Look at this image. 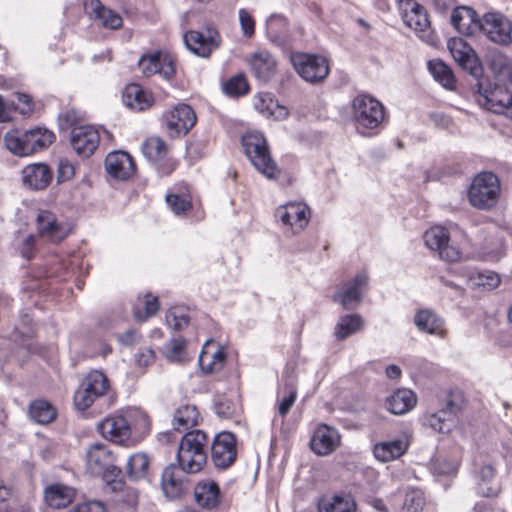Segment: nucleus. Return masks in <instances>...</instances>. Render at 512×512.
Instances as JSON below:
<instances>
[{"label": "nucleus", "instance_id": "f257e3e1", "mask_svg": "<svg viewBox=\"0 0 512 512\" xmlns=\"http://www.w3.org/2000/svg\"><path fill=\"white\" fill-rule=\"evenodd\" d=\"M97 428L106 440L129 446L149 434L151 422L143 410L129 408L107 416L98 423Z\"/></svg>", "mask_w": 512, "mask_h": 512}, {"label": "nucleus", "instance_id": "f03ea898", "mask_svg": "<svg viewBox=\"0 0 512 512\" xmlns=\"http://www.w3.org/2000/svg\"><path fill=\"white\" fill-rule=\"evenodd\" d=\"M486 61L493 74L495 86L489 90L479 83L478 91L484 97L489 110L512 120V95L507 90V86L512 83V61L496 49L487 54Z\"/></svg>", "mask_w": 512, "mask_h": 512}, {"label": "nucleus", "instance_id": "7ed1b4c3", "mask_svg": "<svg viewBox=\"0 0 512 512\" xmlns=\"http://www.w3.org/2000/svg\"><path fill=\"white\" fill-rule=\"evenodd\" d=\"M208 436L202 430H192L181 438L177 463L181 471L197 473L203 469L207 462Z\"/></svg>", "mask_w": 512, "mask_h": 512}, {"label": "nucleus", "instance_id": "20e7f679", "mask_svg": "<svg viewBox=\"0 0 512 512\" xmlns=\"http://www.w3.org/2000/svg\"><path fill=\"white\" fill-rule=\"evenodd\" d=\"M114 462V455L105 444L95 443L87 449V471L94 476H100L103 481L112 485L113 490H116L120 488L121 482L116 481L120 474V469Z\"/></svg>", "mask_w": 512, "mask_h": 512}, {"label": "nucleus", "instance_id": "39448f33", "mask_svg": "<svg viewBox=\"0 0 512 512\" xmlns=\"http://www.w3.org/2000/svg\"><path fill=\"white\" fill-rule=\"evenodd\" d=\"M244 152L257 171L268 179H275L280 171L271 158L267 141L259 132H250L242 137Z\"/></svg>", "mask_w": 512, "mask_h": 512}, {"label": "nucleus", "instance_id": "423d86ee", "mask_svg": "<svg viewBox=\"0 0 512 512\" xmlns=\"http://www.w3.org/2000/svg\"><path fill=\"white\" fill-rule=\"evenodd\" d=\"M500 181L492 172L477 174L468 190V199L473 207L478 209H490L493 207L500 195Z\"/></svg>", "mask_w": 512, "mask_h": 512}, {"label": "nucleus", "instance_id": "0eeeda50", "mask_svg": "<svg viewBox=\"0 0 512 512\" xmlns=\"http://www.w3.org/2000/svg\"><path fill=\"white\" fill-rule=\"evenodd\" d=\"M109 390L110 383L107 376L99 370H93L86 375L75 391L74 406L79 411H85L95 401L104 397Z\"/></svg>", "mask_w": 512, "mask_h": 512}, {"label": "nucleus", "instance_id": "6e6552de", "mask_svg": "<svg viewBox=\"0 0 512 512\" xmlns=\"http://www.w3.org/2000/svg\"><path fill=\"white\" fill-rule=\"evenodd\" d=\"M352 115L358 128L375 129L384 120V106L377 99L366 95H357L352 101Z\"/></svg>", "mask_w": 512, "mask_h": 512}, {"label": "nucleus", "instance_id": "1a4fd4ad", "mask_svg": "<svg viewBox=\"0 0 512 512\" xmlns=\"http://www.w3.org/2000/svg\"><path fill=\"white\" fill-rule=\"evenodd\" d=\"M291 62L299 76L309 83L323 81L329 73V64L325 57L309 53H292Z\"/></svg>", "mask_w": 512, "mask_h": 512}, {"label": "nucleus", "instance_id": "9d476101", "mask_svg": "<svg viewBox=\"0 0 512 512\" xmlns=\"http://www.w3.org/2000/svg\"><path fill=\"white\" fill-rule=\"evenodd\" d=\"M478 33H482L495 44L508 45L512 41V24L504 15L488 12L480 19Z\"/></svg>", "mask_w": 512, "mask_h": 512}, {"label": "nucleus", "instance_id": "9b49d317", "mask_svg": "<svg viewBox=\"0 0 512 512\" xmlns=\"http://www.w3.org/2000/svg\"><path fill=\"white\" fill-rule=\"evenodd\" d=\"M426 246L436 251L439 257L447 262H457L462 259L461 250L450 243L448 231L444 227L435 226L428 229L424 235Z\"/></svg>", "mask_w": 512, "mask_h": 512}, {"label": "nucleus", "instance_id": "f8f14e48", "mask_svg": "<svg viewBox=\"0 0 512 512\" xmlns=\"http://www.w3.org/2000/svg\"><path fill=\"white\" fill-rule=\"evenodd\" d=\"M237 458V442L234 434L228 431L218 433L211 445V460L217 469L225 470Z\"/></svg>", "mask_w": 512, "mask_h": 512}, {"label": "nucleus", "instance_id": "ddd939ff", "mask_svg": "<svg viewBox=\"0 0 512 512\" xmlns=\"http://www.w3.org/2000/svg\"><path fill=\"white\" fill-rule=\"evenodd\" d=\"M275 215L292 234H298L307 227L311 213L305 203L289 202L278 207Z\"/></svg>", "mask_w": 512, "mask_h": 512}, {"label": "nucleus", "instance_id": "4468645a", "mask_svg": "<svg viewBox=\"0 0 512 512\" xmlns=\"http://www.w3.org/2000/svg\"><path fill=\"white\" fill-rule=\"evenodd\" d=\"M369 277L366 271L357 273L345 282L334 294V302L340 303L345 309H353L362 302V294L366 290Z\"/></svg>", "mask_w": 512, "mask_h": 512}, {"label": "nucleus", "instance_id": "2eb2a0df", "mask_svg": "<svg viewBox=\"0 0 512 512\" xmlns=\"http://www.w3.org/2000/svg\"><path fill=\"white\" fill-rule=\"evenodd\" d=\"M183 38L186 47L200 57H208L221 43L220 34L211 27L207 28L204 32L188 31L184 34Z\"/></svg>", "mask_w": 512, "mask_h": 512}, {"label": "nucleus", "instance_id": "dca6fc26", "mask_svg": "<svg viewBox=\"0 0 512 512\" xmlns=\"http://www.w3.org/2000/svg\"><path fill=\"white\" fill-rule=\"evenodd\" d=\"M170 135L187 134L196 123V114L187 104H178L163 114Z\"/></svg>", "mask_w": 512, "mask_h": 512}, {"label": "nucleus", "instance_id": "f3484780", "mask_svg": "<svg viewBox=\"0 0 512 512\" xmlns=\"http://www.w3.org/2000/svg\"><path fill=\"white\" fill-rule=\"evenodd\" d=\"M247 63L253 76L260 83H268L277 73V59L266 49H259L251 53L247 58Z\"/></svg>", "mask_w": 512, "mask_h": 512}, {"label": "nucleus", "instance_id": "a211bd4d", "mask_svg": "<svg viewBox=\"0 0 512 512\" xmlns=\"http://www.w3.org/2000/svg\"><path fill=\"white\" fill-rule=\"evenodd\" d=\"M35 222L39 237L50 242H61L69 235L67 226L60 222L57 216L49 210H40Z\"/></svg>", "mask_w": 512, "mask_h": 512}, {"label": "nucleus", "instance_id": "6ab92c4d", "mask_svg": "<svg viewBox=\"0 0 512 512\" xmlns=\"http://www.w3.org/2000/svg\"><path fill=\"white\" fill-rule=\"evenodd\" d=\"M448 49L454 60L472 76L479 77L482 67L475 51L461 38H452L448 41Z\"/></svg>", "mask_w": 512, "mask_h": 512}, {"label": "nucleus", "instance_id": "aec40b11", "mask_svg": "<svg viewBox=\"0 0 512 512\" xmlns=\"http://www.w3.org/2000/svg\"><path fill=\"white\" fill-rule=\"evenodd\" d=\"M99 141L98 130L92 126H79L71 131V146L80 156L89 157L97 149Z\"/></svg>", "mask_w": 512, "mask_h": 512}, {"label": "nucleus", "instance_id": "412c9836", "mask_svg": "<svg viewBox=\"0 0 512 512\" xmlns=\"http://www.w3.org/2000/svg\"><path fill=\"white\" fill-rule=\"evenodd\" d=\"M138 66L145 76L160 74L165 79H171L175 74L172 58L160 52L142 56L138 61Z\"/></svg>", "mask_w": 512, "mask_h": 512}, {"label": "nucleus", "instance_id": "4be33fe9", "mask_svg": "<svg viewBox=\"0 0 512 512\" xmlns=\"http://www.w3.org/2000/svg\"><path fill=\"white\" fill-rule=\"evenodd\" d=\"M104 164L107 174L117 180H126L135 172L133 158L123 151L110 152Z\"/></svg>", "mask_w": 512, "mask_h": 512}, {"label": "nucleus", "instance_id": "5701e85b", "mask_svg": "<svg viewBox=\"0 0 512 512\" xmlns=\"http://www.w3.org/2000/svg\"><path fill=\"white\" fill-rule=\"evenodd\" d=\"M340 444L338 431L327 425L318 426L311 438V449L320 456L332 453Z\"/></svg>", "mask_w": 512, "mask_h": 512}, {"label": "nucleus", "instance_id": "b1692460", "mask_svg": "<svg viewBox=\"0 0 512 512\" xmlns=\"http://www.w3.org/2000/svg\"><path fill=\"white\" fill-rule=\"evenodd\" d=\"M480 19L476 11L467 6L454 8L450 17L451 24L460 33L472 36L479 32Z\"/></svg>", "mask_w": 512, "mask_h": 512}, {"label": "nucleus", "instance_id": "393cba45", "mask_svg": "<svg viewBox=\"0 0 512 512\" xmlns=\"http://www.w3.org/2000/svg\"><path fill=\"white\" fill-rule=\"evenodd\" d=\"M52 178L51 169L44 163L29 164L22 170L23 184L33 190L45 189L52 181Z\"/></svg>", "mask_w": 512, "mask_h": 512}, {"label": "nucleus", "instance_id": "a878e982", "mask_svg": "<svg viewBox=\"0 0 512 512\" xmlns=\"http://www.w3.org/2000/svg\"><path fill=\"white\" fill-rule=\"evenodd\" d=\"M414 324L419 331L445 338V320L430 309H421L414 316Z\"/></svg>", "mask_w": 512, "mask_h": 512}, {"label": "nucleus", "instance_id": "bb28decb", "mask_svg": "<svg viewBox=\"0 0 512 512\" xmlns=\"http://www.w3.org/2000/svg\"><path fill=\"white\" fill-rule=\"evenodd\" d=\"M122 100L128 108L134 111H144L149 109L154 103L152 94L139 84L134 83L125 87Z\"/></svg>", "mask_w": 512, "mask_h": 512}, {"label": "nucleus", "instance_id": "cd10ccee", "mask_svg": "<svg viewBox=\"0 0 512 512\" xmlns=\"http://www.w3.org/2000/svg\"><path fill=\"white\" fill-rule=\"evenodd\" d=\"M417 403L416 394L407 388H401L391 393L385 401L387 410L395 415H403L414 408Z\"/></svg>", "mask_w": 512, "mask_h": 512}, {"label": "nucleus", "instance_id": "c85d7f7f", "mask_svg": "<svg viewBox=\"0 0 512 512\" xmlns=\"http://www.w3.org/2000/svg\"><path fill=\"white\" fill-rule=\"evenodd\" d=\"M161 487L164 495L171 500L179 498L185 492L186 483L175 465L172 464L163 470Z\"/></svg>", "mask_w": 512, "mask_h": 512}, {"label": "nucleus", "instance_id": "c756f323", "mask_svg": "<svg viewBox=\"0 0 512 512\" xmlns=\"http://www.w3.org/2000/svg\"><path fill=\"white\" fill-rule=\"evenodd\" d=\"M408 446V441L403 438L382 441L374 445L373 455L380 462H390L405 454Z\"/></svg>", "mask_w": 512, "mask_h": 512}, {"label": "nucleus", "instance_id": "7c9ffc66", "mask_svg": "<svg viewBox=\"0 0 512 512\" xmlns=\"http://www.w3.org/2000/svg\"><path fill=\"white\" fill-rule=\"evenodd\" d=\"M75 498V489L61 483L48 486L44 491L46 504L55 509L67 507Z\"/></svg>", "mask_w": 512, "mask_h": 512}, {"label": "nucleus", "instance_id": "2f4dec72", "mask_svg": "<svg viewBox=\"0 0 512 512\" xmlns=\"http://www.w3.org/2000/svg\"><path fill=\"white\" fill-rule=\"evenodd\" d=\"M196 502L207 509L215 508L220 502V489L216 482L206 480L198 482L194 488Z\"/></svg>", "mask_w": 512, "mask_h": 512}, {"label": "nucleus", "instance_id": "473e14b6", "mask_svg": "<svg viewBox=\"0 0 512 512\" xmlns=\"http://www.w3.org/2000/svg\"><path fill=\"white\" fill-rule=\"evenodd\" d=\"M85 7L89 13L102 22L103 27L109 29H118L122 26L121 16L102 5L99 0H86Z\"/></svg>", "mask_w": 512, "mask_h": 512}, {"label": "nucleus", "instance_id": "72a5a7b5", "mask_svg": "<svg viewBox=\"0 0 512 512\" xmlns=\"http://www.w3.org/2000/svg\"><path fill=\"white\" fill-rule=\"evenodd\" d=\"M254 107L266 117L283 120L288 116L286 107L280 105L268 93H258L254 97Z\"/></svg>", "mask_w": 512, "mask_h": 512}, {"label": "nucleus", "instance_id": "f704fd0d", "mask_svg": "<svg viewBox=\"0 0 512 512\" xmlns=\"http://www.w3.org/2000/svg\"><path fill=\"white\" fill-rule=\"evenodd\" d=\"M495 476L496 469L490 463L482 464L475 471L474 479L478 494L485 497H490L496 494V489L493 487Z\"/></svg>", "mask_w": 512, "mask_h": 512}, {"label": "nucleus", "instance_id": "c9c22d12", "mask_svg": "<svg viewBox=\"0 0 512 512\" xmlns=\"http://www.w3.org/2000/svg\"><path fill=\"white\" fill-rule=\"evenodd\" d=\"M319 512H356L354 498L347 494H337L323 498L318 505Z\"/></svg>", "mask_w": 512, "mask_h": 512}, {"label": "nucleus", "instance_id": "e433bc0d", "mask_svg": "<svg viewBox=\"0 0 512 512\" xmlns=\"http://www.w3.org/2000/svg\"><path fill=\"white\" fill-rule=\"evenodd\" d=\"M467 282L472 288L492 290L500 284V277L490 270H469L467 272Z\"/></svg>", "mask_w": 512, "mask_h": 512}, {"label": "nucleus", "instance_id": "4c0bfd02", "mask_svg": "<svg viewBox=\"0 0 512 512\" xmlns=\"http://www.w3.org/2000/svg\"><path fill=\"white\" fill-rule=\"evenodd\" d=\"M209 344L210 341H206L198 359L202 371L208 374L221 370L225 362V353L223 350L218 348L216 351L210 353L206 350Z\"/></svg>", "mask_w": 512, "mask_h": 512}, {"label": "nucleus", "instance_id": "58836bf2", "mask_svg": "<svg viewBox=\"0 0 512 512\" xmlns=\"http://www.w3.org/2000/svg\"><path fill=\"white\" fill-rule=\"evenodd\" d=\"M6 148L17 156H27L31 154V147L27 144L24 130L13 129L6 132L4 136Z\"/></svg>", "mask_w": 512, "mask_h": 512}, {"label": "nucleus", "instance_id": "ea45409f", "mask_svg": "<svg viewBox=\"0 0 512 512\" xmlns=\"http://www.w3.org/2000/svg\"><path fill=\"white\" fill-rule=\"evenodd\" d=\"M363 327V318L358 314L344 315L334 328L337 340H344L350 335L360 331Z\"/></svg>", "mask_w": 512, "mask_h": 512}, {"label": "nucleus", "instance_id": "a19ab883", "mask_svg": "<svg viewBox=\"0 0 512 512\" xmlns=\"http://www.w3.org/2000/svg\"><path fill=\"white\" fill-rule=\"evenodd\" d=\"M199 419L200 414L196 406L185 404L175 411L173 425L177 430L188 429L196 426Z\"/></svg>", "mask_w": 512, "mask_h": 512}, {"label": "nucleus", "instance_id": "79ce46f5", "mask_svg": "<svg viewBox=\"0 0 512 512\" xmlns=\"http://www.w3.org/2000/svg\"><path fill=\"white\" fill-rule=\"evenodd\" d=\"M404 23L416 30V31H423L426 27L429 26V20L427 13L422 5L417 3V7H410L404 9L400 12Z\"/></svg>", "mask_w": 512, "mask_h": 512}, {"label": "nucleus", "instance_id": "37998d69", "mask_svg": "<svg viewBox=\"0 0 512 512\" xmlns=\"http://www.w3.org/2000/svg\"><path fill=\"white\" fill-rule=\"evenodd\" d=\"M27 144L31 147V154L48 147L54 140V133L45 128H34L31 130H24Z\"/></svg>", "mask_w": 512, "mask_h": 512}, {"label": "nucleus", "instance_id": "c03bdc74", "mask_svg": "<svg viewBox=\"0 0 512 512\" xmlns=\"http://www.w3.org/2000/svg\"><path fill=\"white\" fill-rule=\"evenodd\" d=\"M29 415L34 422L45 425L56 418V410L45 400H35L29 406Z\"/></svg>", "mask_w": 512, "mask_h": 512}, {"label": "nucleus", "instance_id": "a18cd8bd", "mask_svg": "<svg viewBox=\"0 0 512 512\" xmlns=\"http://www.w3.org/2000/svg\"><path fill=\"white\" fill-rule=\"evenodd\" d=\"M428 69L433 78L447 89H453L455 78L451 69L441 60L434 59L428 62Z\"/></svg>", "mask_w": 512, "mask_h": 512}, {"label": "nucleus", "instance_id": "49530a36", "mask_svg": "<svg viewBox=\"0 0 512 512\" xmlns=\"http://www.w3.org/2000/svg\"><path fill=\"white\" fill-rule=\"evenodd\" d=\"M159 309L157 297L146 294L143 297H138L133 307L134 317L138 321H145L153 316Z\"/></svg>", "mask_w": 512, "mask_h": 512}, {"label": "nucleus", "instance_id": "de8ad7c7", "mask_svg": "<svg viewBox=\"0 0 512 512\" xmlns=\"http://www.w3.org/2000/svg\"><path fill=\"white\" fill-rule=\"evenodd\" d=\"M425 425L430 427L433 431L438 433H449L457 424L449 415L442 409L435 413L425 416Z\"/></svg>", "mask_w": 512, "mask_h": 512}, {"label": "nucleus", "instance_id": "09e8293b", "mask_svg": "<svg viewBox=\"0 0 512 512\" xmlns=\"http://www.w3.org/2000/svg\"><path fill=\"white\" fill-rule=\"evenodd\" d=\"M168 151V147L160 137H150L142 145L144 156L153 163L162 160Z\"/></svg>", "mask_w": 512, "mask_h": 512}, {"label": "nucleus", "instance_id": "8fccbe9b", "mask_svg": "<svg viewBox=\"0 0 512 512\" xmlns=\"http://www.w3.org/2000/svg\"><path fill=\"white\" fill-rule=\"evenodd\" d=\"M465 404L466 401L464 393L461 390H453L446 396L444 405L441 409L457 423L458 416L464 409Z\"/></svg>", "mask_w": 512, "mask_h": 512}, {"label": "nucleus", "instance_id": "3c124183", "mask_svg": "<svg viewBox=\"0 0 512 512\" xmlns=\"http://www.w3.org/2000/svg\"><path fill=\"white\" fill-rule=\"evenodd\" d=\"M149 467V459L143 453H136L127 461V472L133 479H140L145 476Z\"/></svg>", "mask_w": 512, "mask_h": 512}, {"label": "nucleus", "instance_id": "603ef678", "mask_svg": "<svg viewBox=\"0 0 512 512\" xmlns=\"http://www.w3.org/2000/svg\"><path fill=\"white\" fill-rule=\"evenodd\" d=\"M166 323L174 330H182L189 323L188 309L184 306H174L166 313Z\"/></svg>", "mask_w": 512, "mask_h": 512}, {"label": "nucleus", "instance_id": "864d4df0", "mask_svg": "<svg viewBox=\"0 0 512 512\" xmlns=\"http://www.w3.org/2000/svg\"><path fill=\"white\" fill-rule=\"evenodd\" d=\"M225 94L239 97L249 92V84L244 74H237L228 79L223 85Z\"/></svg>", "mask_w": 512, "mask_h": 512}, {"label": "nucleus", "instance_id": "5fc2aeb1", "mask_svg": "<svg viewBox=\"0 0 512 512\" xmlns=\"http://www.w3.org/2000/svg\"><path fill=\"white\" fill-rule=\"evenodd\" d=\"M186 341L184 338L171 339L165 346L163 353L165 357L171 362H181L185 359L186 355Z\"/></svg>", "mask_w": 512, "mask_h": 512}, {"label": "nucleus", "instance_id": "6e6d98bb", "mask_svg": "<svg viewBox=\"0 0 512 512\" xmlns=\"http://www.w3.org/2000/svg\"><path fill=\"white\" fill-rule=\"evenodd\" d=\"M425 505L423 492L418 489H408L405 494L401 512H421Z\"/></svg>", "mask_w": 512, "mask_h": 512}, {"label": "nucleus", "instance_id": "4d7b16f0", "mask_svg": "<svg viewBox=\"0 0 512 512\" xmlns=\"http://www.w3.org/2000/svg\"><path fill=\"white\" fill-rule=\"evenodd\" d=\"M297 398V390L293 384L287 385L278 405V414L284 418L290 411Z\"/></svg>", "mask_w": 512, "mask_h": 512}, {"label": "nucleus", "instance_id": "13d9d810", "mask_svg": "<svg viewBox=\"0 0 512 512\" xmlns=\"http://www.w3.org/2000/svg\"><path fill=\"white\" fill-rule=\"evenodd\" d=\"M166 202L169 208L176 215L184 214L191 208V202L186 196L169 194L166 196Z\"/></svg>", "mask_w": 512, "mask_h": 512}, {"label": "nucleus", "instance_id": "bf43d9fd", "mask_svg": "<svg viewBox=\"0 0 512 512\" xmlns=\"http://www.w3.org/2000/svg\"><path fill=\"white\" fill-rule=\"evenodd\" d=\"M239 22L242 33L245 37H252L255 32V21L252 15L244 8L238 11Z\"/></svg>", "mask_w": 512, "mask_h": 512}, {"label": "nucleus", "instance_id": "052dcab7", "mask_svg": "<svg viewBox=\"0 0 512 512\" xmlns=\"http://www.w3.org/2000/svg\"><path fill=\"white\" fill-rule=\"evenodd\" d=\"M36 236L28 235L26 236L20 247V254L23 258L30 260L33 257L34 249H35Z\"/></svg>", "mask_w": 512, "mask_h": 512}, {"label": "nucleus", "instance_id": "680f3d73", "mask_svg": "<svg viewBox=\"0 0 512 512\" xmlns=\"http://www.w3.org/2000/svg\"><path fill=\"white\" fill-rule=\"evenodd\" d=\"M155 358L154 352L151 348L145 347L139 350L138 353L135 354V361L138 366L146 367L153 363Z\"/></svg>", "mask_w": 512, "mask_h": 512}, {"label": "nucleus", "instance_id": "e2e57ef3", "mask_svg": "<svg viewBox=\"0 0 512 512\" xmlns=\"http://www.w3.org/2000/svg\"><path fill=\"white\" fill-rule=\"evenodd\" d=\"M71 512H106V509L99 501H88L78 504Z\"/></svg>", "mask_w": 512, "mask_h": 512}, {"label": "nucleus", "instance_id": "0e129e2a", "mask_svg": "<svg viewBox=\"0 0 512 512\" xmlns=\"http://www.w3.org/2000/svg\"><path fill=\"white\" fill-rule=\"evenodd\" d=\"M140 334L135 330L127 331L119 336V341L127 346L133 345L140 340Z\"/></svg>", "mask_w": 512, "mask_h": 512}, {"label": "nucleus", "instance_id": "69168bd1", "mask_svg": "<svg viewBox=\"0 0 512 512\" xmlns=\"http://www.w3.org/2000/svg\"><path fill=\"white\" fill-rule=\"evenodd\" d=\"M74 174L73 166L67 161H61L59 164V179H69Z\"/></svg>", "mask_w": 512, "mask_h": 512}, {"label": "nucleus", "instance_id": "338daca9", "mask_svg": "<svg viewBox=\"0 0 512 512\" xmlns=\"http://www.w3.org/2000/svg\"><path fill=\"white\" fill-rule=\"evenodd\" d=\"M456 0H431L434 9L440 13H444L453 8Z\"/></svg>", "mask_w": 512, "mask_h": 512}, {"label": "nucleus", "instance_id": "774afa93", "mask_svg": "<svg viewBox=\"0 0 512 512\" xmlns=\"http://www.w3.org/2000/svg\"><path fill=\"white\" fill-rule=\"evenodd\" d=\"M216 413L218 416L222 418H229L233 414V411L231 410V407L226 402H218L216 404Z\"/></svg>", "mask_w": 512, "mask_h": 512}]
</instances>
